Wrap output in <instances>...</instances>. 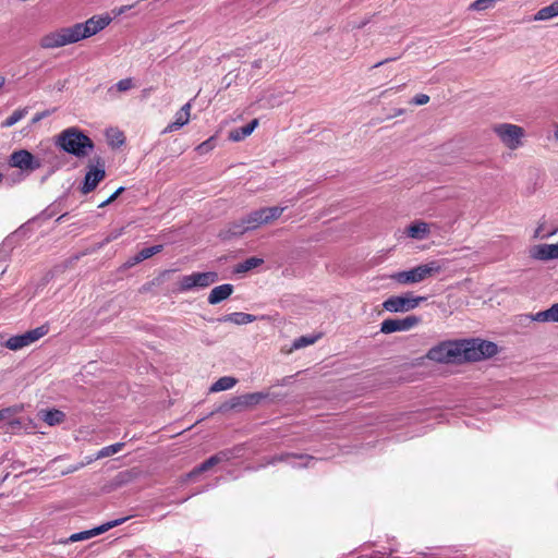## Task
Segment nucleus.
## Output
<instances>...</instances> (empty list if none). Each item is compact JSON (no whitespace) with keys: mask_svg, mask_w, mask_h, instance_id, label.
<instances>
[{"mask_svg":"<svg viewBox=\"0 0 558 558\" xmlns=\"http://www.w3.org/2000/svg\"><path fill=\"white\" fill-rule=\"evenodd\" d=\"M112 20L113 17L109 13L93 15L85 22L75 23L71 26L61 27L45 34L39 40V46L43 49H57L76 44L97 35L104 31Z\"/></svg>","mask_w":558,"mask_h":558,"instance_id":"1","label":"nucleus"},{"mask_svg":"<svg viewBox=\"0 0 558 558\" xmlns=\"http://www.w3.org/2000/svg\"><path fill=\"white\" fill-rule=\"evenodd\" d=\"M57 145L77 158L88 156L94 148L93 141L77 128L63 130L57 137Z\"/></svg>","mask_w":558,"mask_h":558,"instance_id":"2","label":"nucleus"},{"mask_svg":"<svg viewBox=\"0 0 558 558\" xmlns=\"http://www.w3.org/2000/svg\"><path fill=\"white\" fill-rule=\"evenodd\" d=\"M441 265L437 260L417 265L409 270H403L391 275V279L400 284H411L422 282L430 277L440 274Z\"/></svg>","mask_w":558,"mask_h":558,"instance_id":"3","label":"nucleus"},{"mask_svg":"<svg viewBox=\"0 0 558 558\" xmlns=\"http://www.w3.org/2000/svg\"><path fill=\"white\" fill-rule=\"evenodd\" d=\"M493 131L509 149H517L522 145L525 135L524 129L517 124L499 123L493 126Z\"/></svg>","mask_w":558,"mask_h":558,"instance_id":"4","label":"nucleus"},{"mask_svg":"<svg viewBox=\"0 0 558 558\" xmlns=\"http://www.w3.org/2000/svg\"><path fill=\"white\" fill-rule=\"evenodd\" d=\"M218 280L219 276L216 271L193 272L180 278L178 290L180 292H187L193 289H205Z\"/></svg>","mask_w":558,"mask_h":558,"instance_id":"5","label":"nucleus"},{"mask_svg":"<svg viewBox=\"0 0 558 558\" xmlns=\"http://www.w3.org/2000/svg\"><path fill=\"white\" fill-rule=\"evenodd\" d=\"M425 296H414L412 293L403 295H392L384 301V310L391 313H405L416 308L422 302H425Z\"/></svg>","mask_w":558,"mask_h":558,"instance_id":"6","label":"nucleus"},{"mask_svg":"<svg viewBox=\"0 0 558 558\" xmlns=\"http://www.w3.org/2000/svg\"><path fill=\"white\" fill-rule=\"evenodd\" d=\"M268 397L266 392H252L245 393L241 396L232 397L230 400L223 402L218 409L217 412L226 413L231 410L242 411L244 409L254 407L260 403Z\"/></svg>","mask_w":558,"mask_h":558,"instance_id":"7","label":"nucleus"},{"mask_svg":"<svg viewBox=\"0 0 558 558\" xmlns=\"http://www.w3.org/2000/svg\"><path fill=\"white\" fill-rule=\"evenodd\" d=\"M430 361L439 363H451L459 361L458 341H444L430 348L426 354Z\"/></svg>","mask_w":558,"mask_h":558,"instance_id":"8","label":"nucleus"},{"mask_svg":"<svg viewBox=\"0 0 558 558\" xmlns=\"http://www.w3.org/2000/svg\"><path fill=\"white\" fill-rule=\"evenodd\" d=\"M48 331H49L48 326H46V325L39 326V327L28 330L22 335H15V336L10 337L5 341L4 347L12 351L21 350V349L36 342L44 336H46L48 333Z\"/></svg>","mask_w":558,"mask_h":558,"instance_id":"9","label":"nucleus"},{"mask_svg":"<svg viewBox=\"0 0 558 558\" xmlns=\"http://www.w3.org/2000/svg\"><path fill=\"white\" fill-rule=\"evenodd\" d=\"M284 211V207L274 206V207H264L250 213L245 218V222L247 225L246 228L250 230H254L262 225L269 223L276 219H278L282 213Z\"/></svg>","mask_w":558,"mask_h":558,"instance_id":"10","label":"nucleus"},{"mask_svg":"<svg viewBox=\"0 0 558 558\" xmlns=\"http://www.w3.org/2000/svg\"><path fill=\"white\" fill-rule=\"evenodd\" d=\"M421 322V317L416 315H409L404 318H388L380 324V332L388 335L397 331H408Z\"/></svg>","mask_w":558,"mask_h":558,"instance_id":"11","label":"nucleus"},{"mask_svg":"<svg viewBox=\"0 0 558 558\" xmlns=\"http://www.w3.org/2000/svg\"><path fill=\"white\" fill-rule=\"evenodd\" d=\"M9 163L11 167L19 168L25 171H35L40 168L41 163L34 155L26 150L20 149L11 154Z\"/></svg>","mask_w":558,"mask_h":558,"instance_id":"12","label":"nucleus"},{"mask_svg":"<svg viewBox=\"0 0 558 558\" xmlns=\"http://www.w3.org/2000/svg\"><path fill=\"white\" fill-rule=\"evenodd\" d=\"M234 450L233 449H226L217 452L216 454L209 457L207 460L202 462L199 465L195 466L190 473L189 477H194L199 475L201 473L209 471L215 465L226 462L234 458Z\"/></svg>","mask_w":558,"mask_h":558,"instance_id":"13","label":"nucleus"},{"mask_svg":"<svg viewBox=\"0 0 558 558\" xmlns=\"http://www.w3.org/2000/svg\"><path fill=\"white\" fill-rule=\"evenodd\" d=\"M98 165L99 167H89L88 171L86 172L81 189L83 194H88L93 192L97 187V185L105 179V166L100 159H98Z\"/></svg>","mask_w":558,"mask_h":558,"instance_id":"14","label":"nucleus"},{"mask_svg":"<svg viewBox=\"0 0 558 558\" xmlns=\"http://www.w3.org/2000/svg\"><path fill=\"white\" fill-rule=\"evenodd\" d=\"M126 520H128L126 517L125 518H120V519H117V520L108 521V522H106V523H104V524H101L99 526H96V527H94L92 530L74 533V534H72L69 537V541L74 543V542L89 539V538H92L94 536L100 535V534L109 531L112 527H116V526L124 523Z\"/></svg>","mask_w":558,"mask_h":558,"instance_id":"15","label":"nucleus"},{"mask_svg":"<svg viewBox=\"0 0 558 558\" xmlns=\"http://www.w3.org/2000/svg\"><path fill=\"white\" fill-rule=\"evenodd\" d=\"M457 341L459 347V361H481L478 352V339H464Z\"/></svg>","mask_w":558,"mask_h":558,"instance_id":"16","label":"nucleus"},{"mask_svg":"<svg viewBox=\"0 0 558 558\" xmlns=\"http://www.w3.org/2000/svg\"><path fill=\"white\" fill-rule=\"evenodd\" d=\"M529 255L536 260H550L558 258V245L556 244H537L533 245Z\"/></svg>","mask_w":558,"mask_h":558,"instance_id":"17","label":"nucleus"},{"mask_svg":"<svg viewBox=\"0 0 558 558\" xmlns=\"http://www.w3.org/2000/svg\"><path fill=\"white\" fill-rule=\"evenodd\" d=\"M290 459L301 460L302 462L298 464L299 466H308L310 462L315 460L314 457L308 456V454L284 452V453H280V454H276V456L271 457L265 463H263L262 466H265L268 464H276V463H280V462H289Z\"/></svg>","mask_w":558,"mask_h":558,"instance_id":"18","label":"nucleus"},{"mask_svg":"<svg viewBox=\"0 0 558 558\" xmlns=\"http://www.w3.org/2000/svg\"><path fill=\"white\" fill-rule=\"evenodd\" d=\"M233 292V286L230 283H223L221 286L215 287L209 295L208 303L211 305H216L225 300H227Z\"/></svg>","mask_w":558,"mask_h":558,"instance_id":"19","label":"nucleus"},{"mask_svg":"<svg viewBox=\"0 0 558 558\" xmlns=\"http://www.w3.org/2000/svg\"><path fill=\"white\" fill-rule=\"evenodd\" d=\"M258 125V120L253 119L246 125L233 129L229 132V140L232 142H240L250 136Z\"/></svg>","mask_w":558,"mask_h":558,"instance_id":"20","label":"nucleus"},{"mask_svg":"<svg viewBox=\"0 0 558 558\" xmlns=\"http://www.w3.org/2000/svg\"><path fill=\"white\" fill-rule=\"evenodd\" d=\"M429 226L424 221H415L407 228V235L415 240H424L429 235Z\"/></svg>","mask_w":558,"mask_h":558,"instance_id":"21","label":"nucleus"},{"mask_svg":"<svg viewBox=\"0 0 558 558\" xmlns=\"http://www.w3.org/2000/svg\"><path fill=\"white\" fill-rule=\"evenodd\" d=\"M190 110L191 105L187 102L175 113L174 121L166 128L165 132H172L185 125L190 120Z\"/></svg>","mask_w":558,"mask_h":558,"instance_id":"22","label":"nucleus"},{"mask_svg":"<svg viewBox=\"0 0 558 558\" xmlns=\"http://www.w3.org/2000/svg\"><path fill=\"white\" fill-rule=\"evenodd\" d=\"M255 319H256V317L252 314L235 312V313L227 314V315L218 318V322L233 323L235 325H246V324L253 323Z\"/></svg>","mask_w":558,"mask_h":558,"instance_id":"23","label":"nucleus"},{"mask_svg":"<svg viewBox=\"0 0 558 558\" xmlns=\"http://www.w3.org/2000/svg\"><path fill=\"white\" fill-rule=\"evenodd\" d=\"M480 360L488 359L498 353V345L495 342L478 339Z\"/></svg>","mask_w":558,"mask_h":558,"instance_id":"24","label":"nucleus"},{"mask_svg":"<svg viewBox=\"0 0 558 558\" xmlns=\"http://www.w3.org/2000/svg\"><path fill=\"white\" fill-rule=\"evenodd\" d=\"M41 418L50 426L60 424L64 421L65 414L57 409L41 411Z\"/></svg>","mask_w":558,"mask_h":558,"instance_id":"25","label":"nucleus"},{"mask_svg":"<svg viewBox=\"0 0 558 558\" xmlns=\"http://www.w3.org/2000/svg\"><path fill=\"white\" fill-rule=\"evenodd\" d=\"M263 264H264L263 258L253 256V257H250V258L245 259L244 262L238 264L234 268V271L236 274H243V272L250 271L254 268H257Z\"/></svg>","mask_w":558,"mask_h":558,"instance_id":"26","label":"nucleus"},{"mask_svg":"<svg viewBox=\"0 0 558 558\" xmlns=\"http://www.w3.org/2000/svg\"><path fill=\"white\" fill-rule=\"evenodd\" d=\"M236 383H238L236 378L231 377V376H223V377H220L217 381H215L211 385L209 390L211 392L228 390V389H231L232 387H234Z\"/></svg>","mask_w":558,"mask_h":558,"instance_id":"27","label":"nucleus"},{"mask_svg":"<svg viewBox=\"0 0 558 558\" xmlns=\"http://www.w3.org/2000/svg\"><path fill=\"white\" fill-rule=\"evenodd\" d=\"M247 225L245 222V218H242L241 220L239 221H234L232 222L228 230L226 231V234H225V238L226 239H229V238H232V236H239V235H242L244 234L246 231H250L248 228H246Z\"/></svg>","mask_w":558,"mask_h":558,"instance_id":"28","label":"nucleus"},{"mask_svg":"<svg viewBox=\"0 0 558 558\" xmlns=\"http://www.w3.org/2000/svg\"><path fill=\"white\" fill-rule=\"evenodd\" d=\"M556 15H558V2H551L550 5L541 9L536 13L534 19L536 21H544V20H549Z\"/></svg>","mask_w":558,"mask_h":558,"instance_id":"29","label":"nucleus"},{"mask_svg":"<svg viewBox=\"0 0 558 558\" xmlns=\"http://www.w3.org/2000/svg\"><path fill=\"white\" fill-rule=\"evenodd\" d=\"M27 108L15 110L10 117H8L4 121L1 122V128L8 129L13 126L19 121H21L27 114Z\"/></svg>","mask_w":558,"mask_h":558,"instance_id":"30","label":"nucleus"},{"mask_svg":"<svg viewBox=\"0 0 558 558\" xmlns=\"http://www.w3.org/2000/svg\"><path fill=\"white\" fill-rule=\"evenodd\" d=\"M124 445H125L124 442H117V444L104 447L96 453L95 459H102L106 457L113 456V454L118 453L119 451H121L122 448L124 447Z\"/></svg>","mask_w":558,"mask_h":558,"instance_id":"31","label":"nucleus"},{"mask_svg":"<svg viewBox=\"0 0 558 558\" xmlns=\"http://www.w3.org/2000/svg\"><path fill=\"white\" fill-rule=\"evenodd\" d=\"M318 338V336H302L294 340L292 348L295 350L305 348L307 345L314 344Z\"/></svg>","mask_w":558,"mask_h":558,"instance_id":"32","label":"nucleus"},{"mask_svg":"<svg viewBox=\"0 0 558 558\" xmlns=\"http://www.w3.org/2000/svg\"><path fill=\"white\" fill-rule=\"evenodd\" d=\"M162 248H163V245H161V244L145 247L138 252L140 258H142V260L148 259L151 256L160 253L162 251Z\"/></svg>","mask_w":558,"mask_h":558,"instance_id":"33","label":"nucleus"},{"mask_svg":"<svg viewBox=\"0 0 558 558\" xmlns=\"http://www.w3.org/2000/svg\"><path fill=\"white\" fill-rule=\"evenodd\" d=\"M557 312V308L551 310L550 307L546 311H542L532 316V319L535 322H554V314Z\"/></svg>","mask_w":558,"mask_h":558,"instance_id":"34","label":"nucleus"},{"mask_svg":"<svg viewBox=\"0 0 558 558\" xmlns=\"http://www.w3.org/2000/svg\"><path fill=\"white\" fill-rule=\"evenodd\" d=\"M133 80L131 77L120 80L116 85L111 86L109 88V93L113 89H117L118 92H128L133 87Z\"/></svg>","mask_w":558,"mask_h":558,"instance_id":"35","label":"nucleus"},{"mask_svg":"<svg viewBox=\"0 0 558 558\" xmlns=\"http://www.w3.org/2000/svg\"><path fill=\"white\" fill-rule=\"evenodd\" d=\"M109 144L112 147H120L124 144L125 137L122 132L114 131L112 134L108 133Z\"/></svg>","mask_w":558,"mask_h":558,"instance_id":"36","label":"nucleus"},{"mask_svg":"<svg viewBox=\"0 0 558 558\" xmlns=\"http://www.w3.org/2000/svg\"><path fill=\"white\" fill-rule=\"evenodd\" d=\"M494 2H472L468 11H483L493 8Z\"/></svg>","mask_w":558,"mask_h":558,"instance_id":"37","label":"nucleus"},{"mask_svg":"<svg viewBox=\"0 0 558 558\" xmlns=\"http://www.w3.org/2000/svg\"><path fill=\"white\" fill-rule=\"evenodd\" d=\"M428 101H429L428 95L417 94L416 96H414V98L412 99L411 102L416 106H422V105H426Z\"/></svg>","mask_w":558,"mask_h":558,"instance_id":"38","label":"nucleus"},{"mask_svg":"<svg viewBox=\"0 0 558 558\" xmlns=\"http://www.w3.org/2000/svg\"><path fill=\"white\" fill-rule=\"evenodd\" d=\"M213 141H214V138H209L207 141L203 142L202 144H199L197 146V150L202 154L209 151L210 149L214 148Z\"/></svg>","mask_w":558,"mask_h":558,"instance_id":"39","label":"nucleus"},{"mask_svg":"<svg viewBox=\"0 0 558 558\" xmlns=\"http://www.w3.org/2000/svg\"><path fill=\"white\" fill-rule=\"evenodd\" d=\"M555 232H556V230L550 231V232H547V233H543V225H539V226L536 228L535 232H534V238H535V239H538V238H541V239L548 238V236H550V235L555 234Z\"/></svg>","mask_w":558,"mask_h":558,"instance_id":"40","label":"nucleus"},{"mask_svg":"<svg viewBox=\"0 0 558 558\" xmlns=\"http://www.w3.org/2000/svg\"><path fill=\"white\" fill-rule=\"evenodd\" d=\"M123 233V229H120V230H116V231H112L110 232L106 239L104 240V243L102 244H108L110 243L111 241H114L117 240L121 234Z\"/></svg>","mask_w":558,"mask_h":558,"instance_id":"41","label":"nucleus"},{"mask_svg":"<svg viewBox=\"0 0 558 558\" xmlns=\"http://www.w3.org/2000/svg\"><path fill=\"white\" fill-rule=\"evenodd\" d=\"M142 258H140V255L138 253L135 254L134 256L130 257L125 263H124V267L125 268H131L140 263H142Z\"/></svg>","mask_w":558,"mask_h":558,"instance_id":"42","label":"nucleus"},{"mask_svg":"<svg viewBox=\"0 0 558 558\" xmlns=\"http://www.w3.org/2000/svg\"><path fill=\"white\" fill-rule=\"evenodd\" d=\"M399 58H400V57H399V56H397V57H391V58L384 59V60H381V61H379V62L375 63L373 66H371V68H369V70H373V69L379 68V66H381V65H384V64H387V63H389V62L396 61V60H398Z\"/></svg>","mask_w":558,"mask_h":558,"instance_id":"43","label":"nucleus"},{"mask_svg":"<svg viewBox=\"0 0 558 558\" xmlns=\"http://www.w3.org/2000/svg\"><path fill=\"white\" fill-rule=\"evenodd\" d=\"M49 116V111H43V112H39L37 113L34 118H33V123H36L38 121H40L41 119L46 118Z\"/></svg>","mask_w":558,"mask_h":558,"instance_id":"44","label":"nucleus"},{"mask_svg":"<svg viewBox=\"0 0 558 558\" xmlns=\"http://www.w3.org/2000/svg\"><path fill=\"white\" fill-rule=\"evenodd\" d=\"M124 191L123 186H120L113 194L109 196V202H113Z\"/></svg>","mask_w":558,"mask_h":558,"instance_id":"45","label":"nucleus"},{"mask_svg":"<svg viewBox=\"0 0 558 558\" xmlns=\"http://www.w3.org/2000/svg\"><path fill=\"white\" fill-rule=\"evenodd\" d=\"M133 5H124V7H121L118 11H117V15H120L124 12H126V10L131 9Z\"/></svg>","mask_w":558,"mask_h":558,"instance_id":"46","label":"nucleus"},{"mask_svg":"<svg viewBox=\"0 0 558 558\" xmlns=\"http://www.w3.org/2000/svg\"><path fill=\"white\" fill-rule=\"evenodd\" d=\"M551 310L557 308V312L554 314V322H558V303L550 306Z\"/></svg>","mask_w":558,"mask_h":558,"instance_id":"47","label":"nucleus"},{"mask_svg":"<svg viewBox=\"0 0 558 558\" xmlns=\"http://www.w3.org/2000/svg\"><path fill=\"white\" fill-rule=\"evenodd\" d=\"M262 63H263V61L260 59H258V60H255L252 63V66L255 68V69H260L262 68Z\"/></svg>","mask_w":558,"mask_h":558,"instance_id":"48","label":"nucleus"},{"mask_svg":"<svg viewBox=\"0 0 558 558\" xmlns=\"http://www.w3.org/2000/svg\"><path fill=\"white\" fill-rule=\"evenodd\" d=\"M111 203H112V202H109V197H108L106 201H104V202L99 205V207H100V208H102V207H105V206H107V205H109V204H111Z\"/></svg>","mask_w":558,"mask_h":558,"instance_id":"49","label":"nucleus"},{"mask_svg":"<svg viewBox=\"0 0 558 558\" xmlns=\"http://www.w3.org/2000/svg\"><path fill=\"white\" fill-rule=\"evenodd\" d=\"M5 78L4 76L0 75V89L4 86Z\"/></svg>","mask_w":558,"mask_h":558,"instance_id":"50","label":"nucleus"},{"mask_svg":"<svg viewBox=\"0 0 558 558\" xmlns=\"http://www.w3.org/2000/svg\"><path fill=\"white\" fill-rule=\"evenodd\" d=\"M9 474H5L4 477L2 478V482H4L7 478H8Z\"/></svg>","mask_w":558,"mask_h":558,"instance_id":"51","label":"nucleus"},{"mask_svg":"<svg viewBox=\"0 0 558 558\" xmlns=\"http://www.w3.org/2000/svg\"><path fill=\"white\" fill-rule=\"evenodd\" d=\"M4 417L3 413L0 412V421Z\"/></svg>","mask_w":558,"mask_h":558,"instance_id":"52","label":"nucleus"},{"mask_svg":"<svg viewBox=\"0 0 558 558\" xmlns=\"http://www.w3.org/2000/svg\"><path fill=\"white\" fill-rule=\"evenodd\" d=\"M556 138L558 140V131L556 132Z\"/></svg>","mask_w":558,"mask_h":558,"instance_id":"53","label":"nucleus"},{"mask_svg":"<svg viewBox=\"0 0 558 558\" xmlns=\"http://www.w3.org/2000/svg\"><path fill=\"white\" fill-rule=\"evenodd\" d=\"M556 245H558V243Z\"/></svg>","mask_w":558,"mask_h":558,"instance_id":"54","label":"nucleus"}]
</instances>
